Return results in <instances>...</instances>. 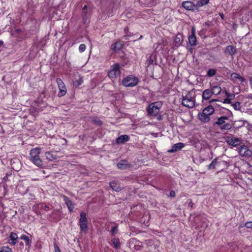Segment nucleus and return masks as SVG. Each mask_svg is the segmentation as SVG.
I'll return each mask as SVG.
<instances>
[{
  "instance_id": "nucleus-1",
  "label": "nucleus",
  "mask_w": 252,
  "mask_h": 252,
  "mask_svg": "<svg viewBox=\"0 0 252 252\" xmlns=\"http://www.w3.org/2000/svg\"><path fill=\"white\" fill-rule=\"evenodd\" d=\"M182 104L189 108H192L195 106V91L194 89L188 92L186 95H183Z\"/></svg>"
},
{
  "instance_id": "nucleus-2",
  "label": "nucleus",
  "mask_w": 252,
  "mask_h": 252,
  "mask_svg": "<svg viewBox=\"0 0 252 252\" xmlns=\"http://www.w3.org/2000/svg\"><path fill=\"white\" fill-rule=\"evenodd\" d=\"M41 152V149L38 147L32 149L30 151V160L36 166L39 167H42L44 166L42 160L39 157Z\"/></svg>"
},
{
  "instance_id": "nucleus-3",
  "label": "nucleus",
  "mask_w": 252,
  "mask_h": 252,
  "mask_svg": "<svg viewBox=\"0 0 252 252\" xmlns=\"http://www.w3.org/2000/svg\"><path fill=\"white\" fill-rule=\"evenodd\" d=\"M228 166V163L226 161L221 160L219 158H215L212 162L208 165V168L209 170L218 169V172H220L223 170L225 167Z\"/></svg>"
},
{
  "instance_id": "nucleus-4",
  "label": "nucleus",
  "mask_w": 252,
  "mask_h": 252,
  "mask_svg": "<svg viewBox=\"0 0 252 252\" xmlns=\"http://www.w3.org/2000/svg\"><path fill=\"white\" fill-rule=\"evenodd\" d=\"M161 104L159 102H155L150 104L146 108L148 115L150 116H158Z\"/></svg>"
},
{
  "instance_id": "nucleus-5",
  "label": "nucleus",
  "mask_w": 252,
  "mask_h": 252,
  "mask_svg": "<svg viewBox=\"0 0 252 252\" xmlns=\"http://www.w3.org/2000/svg\"><path fill=\"white\" fill-rule=\"evenodd\" d=\"M121 73L120 64L119 63H116L112 66V68L108 72V76L112 80H113L116 79L118 77H120Z\"/></svg>"
},
{
  "instance_id": "nucleus-6",
  "label": "nucleus",
  "mask_w": 252,
  "mask_h": 252,
  "mask_svg": "<svg viewBox=\"0 0 252 252\" xmlns=\"http://www.w3.org/2000/svg\"><path fill=\"white\" fill-rule=\"evenodd\" d=\"M139 82L138 78L133 76H128L125 78L122 81V84L125 87H134L136 86Z\"/></svg>"
},
{
  "instance_id": "nucleus-7",
  "label": "nucleus",
  "mask_w": 252,
  "mask_h": 252,
  "mask_svg": "<svg viewBox=\"0 0 252 252\" xmlns=\"http://www.w3.org/2000/svg\"><path fill=\"white\" fill-rule=\"evenodd\" d=\"M79 226L80 230L83 232H86L88 230V220L86 217V213L82 212L80 213V219L79 220Z\"/></svg>"
},
{
  "instance_id": "nucleus-8",
  "label": "nucleus",
  "mask_w": 252,
  "mask_h": 252,
  "mask_svg": "<svg viewBox=\"0 0 252 252\" xmlns=\"http://www.w3.org/2000/svg\"><path fill=\"white\" fill-rule=\"evenodd\" d=\"M56 82L59 89V92L58 93V96L61 97L64 96L66 94V88L64 83L61 78H57Z\"/></svg>"
},
{
  "instance_id": "nucleus-9",
  "label": "nucleus",
  "mask_w": 252,
  "mask_h": 252,
  "mask_svg": "<svg viewBox=\"0 0 252 252\" xmlns=\"http://www.w3.org/2000/svg\"><path fill=\"white\" fill-rule=\"evenodd\" d=\"M182 6L187 10L196 11L195 3L191 1H186L182 2Z\"/></svg>"
},
{
  "instance_id": "nucleus-10",
  "label": "nucleus",
  "mask_w": 252,
  "mask_h": 252,
  "mask_svg": "<svg viewBox=\"0 0 252 252\" xmlns=\"http://www.w3.org/2000/svg\"><path fill=\"white\" fill-rule=\"evenodd\" d=\"M239 153L242 157H249L251 156L252 152L247 146L242 145L239 149Z\"/></svg>"
},
{
  "instance_id": "nucleus-11",
  "label": "nucleus",
  "mask_w": 252,
  "mask_h": 252,
  "mask_svg": "<svg viewBox=\"0 0 252 252\" xmlns=\"http://www.w3.org/2000/svg\"><path fill=\"white\" fill-rule=\"evenodd\" d=\"M230 80L234 83H238V82L243 83L245 81V79L236 72L231 73L230 75Z\"/></svg>"
},
{
  "instance_id": "nucleus-12",
  "label": "nucleus",
  "mask_w": 252,
  "mask_h": 252,
  "mask_svg": "<svg viewBox=\"0 0 252 252\" xmlns=\"http://www.w3.org/2000/svg\"><path fill=\"white\" fill-rule=\"evenodd\" d=\"M237 52V50L235 47L232 45L227 46L224 50V53L225 55L230 56L232 58H233V56Z\"/></svg>"
},
{
  "instance_id": "nucleus-13",
  "label": "nucleus",
  "mask_w": 252,
  "mask_h": 252,
  "mask_svg": "<svg viewBox=\"0 0 252 252\" xmlns=\"http://www.w3.org/2000/svg\"><path fill=\"white\" fill-rule=\"evenodd\" d=\"M189 43L191 46L196 45V37L195 36V31L194 28H192L191 31V34L188 37Z\"/></svg>"
},
{
  "instance_id": "nucleus-14",
  "label": "nucleus",
  "mask_w": 252,
  "mask_h": 252,
  "mask_svg": "<svg viewBox=\"0 0 252 252\" xmlns=\"http://www.w3.org/2000/svg\"><path fill=\"white\" fill-rule=\"evenodd\" d=\"M11 166L12 168L15 171H19L21 168V162L20 161L16 158H14L11 159Z\"/></svg>"
},
{
  "instance_id": "nucleus-15",
  "label": "nucleus",
  "mask_w": 252,
  "mask_h": 252,
  "mask_svg": "<svg viewBox=\"0 0 252 252\" xmlns=\"http://www.w3.org/2000/svg\"><path fill=\"white\" fill-rule=\"evenodd\" d=\"M198 119L202 122L206 123L210 121V116L202 111V113H199L197 115Z\"/></svg>"
},
{
  "instance_id": "nucleus-16",
  "label": "nucleus",
  "mask_w": 252,
  "mask_h": 252,
  "mask_svg": "<svg viewBox=\"0 0 252 252\" xmlns=\"http://www.w3.org/2000/svg\"><path fill=\"white\" fill-rule=\"evenodd\" d=\"M63 200L66 205L69 211L71 212L73 211V209L74 208V204L72 202V201L66 196H63Z\"/></svg>"
},
{
  "instance_id": "nucleus-17",
  "label": "nucleus",
  "mask_w": 252,
  "mask_h": 252,
  "mask_svg": "<svg viewBox=\"0 0 252 252\" xmlns=\"http://www.w3.org/2000/svg\"><path fill=\"white\" fill-rule=\"evenodd\" d=\"M117 167L120 169L124 170L130 168V164L126 160H122L117 163Z\"/></svg>"
},
{
  "instance_id": "nucleus-18",
  "label": "nucleus",
  "mask_w": 252,
  "mask_h": 252,
  "mask_svg": "<svg viewBox=\"0 0 252 252\" xmlns=\"http://www.w3.org/2000/svg\"><path fill=\"white\" fill-rule=\"evenodd\" d=\"M226 142L229 145H232L233 147L240 145L241 143V140L238 138H228Z\"/></svg>"
},
{
  "instance_id": "nucleus-19",
  "label": "nucleus",
  "mask_w": 252,
  "mask_h": 252,
  "mask_svg": "<svg viewBox=\"0 0 252 252\" xmlns=\"http://www.w3.org/2000/svg\"><path fill=\"white\" fill-rule=\"evenodd\" d=\"M18 235L16 233L10 232L8 242L11 245H14L18 242Z\"/></svg>"
},
{
  "instance_id": "nucleus-20",
  "label": "nucleus",
  "mask_w": 252,
  "mask_h": 252,
  "mask_svg": "<svg viewBox=\"0 0 252 252\" xmlns=\"http://www.w3.org/2000/svg\"><path fill=\"white\" fill-rule=\"evenodd\" d=\"M129 140V137L127 135H122L118 137L116 142L117 144H124Z\"/></svg>"
},
{
  "instance_id": "nucleus-21",
  "label": "nucleus",
  "mask_w": 252,
  "mask_h": 252,
  "mask_svg": "<svg viewBox=\"0 0 252 252\" xmlns=\"http://www.w3.org/2000/svg\"><path fill=\"white\" fill-rule=\"evenodd\" d=\"M184 147V144L183 143H178L172 146L170 150H168L169 153H174L177 152Z\"/></svg>"
},
{
  "instance_id": "nucleus-22",
  "label": "nucleus",
  "mask_w": 252,
  "mask_h": 252,
  "mask_svg": "<svg viewBox=\"0 0 252 252\" xmlns=\"http://www.w3.org/2000/svg\"><path fill=\"white\" fill-rule=\"evenodd\" d=\"M213 93L211 89H208L203 91L202 93V99L203 100H209L212 96Z\"/></svg>"
},
{
  "instance_id": "nucleus-23",
  "label": "nucleus",
  "mask_w": 252,
  "mask_h": 252,
  "mask_svg": "<svg viewBox=\"0 0 252 252\" xmlns=\"http://www.w3.org/2000/svg\"><path fill=\"white\" fill-rule=\"evenodd\" d=\"M123 44L121 41H117L111 46V49L115 52H119L122 48Z\"/></svg>"
},
{
  "instance_id": "nucleus-24",
  "label": "nucleus",
  "mask_w": 252,
  "mask_h": 252,
  "mask_svg": "<svg viewBox=\"0 0 252 252\" xmlns=\"http://www.w3.org/2000/svg\"><path fill=\"white\" fill-rule=\"evenodd\" d=\"M209 0H198L195 3L196 11H199L201 7L207 4L209 2Z\"/></svg>"
},
{
  "instance_id": "nucleus-25",
  "label": "nucleus",
  "mask_w": 252,
  "mask_h": 252,
  "mask_svg": "<svg viewBox=\"0 0 252 252\" xmlns=\"http://www.w3.org/2000/svg\"><path fill=\"white\" fill-rule=\"evenodd\" d=\"M228 120V118L227 116H221L217 119L216 122H215L214 125H216L218 126L222 125L223 124H224L226 122V120Z\"/></svg>"
},
{
  "instance_id": "nucleus-26",
  "label": "nucleus",
  "mask_w": 252,
  "mask_h": 252,
  "mask_svg": "<svg viewBox=\"0 0 252 252\" xmlns=\"http://www.w3.org/2000/svg\"><path fill=\"white\" fill-rule=\"evenodd\" d=\"M110 187L115 191L119 192L123 189V188L121 187L119 184L115 182H110Z\"/></svg>"
},
{
  "instance_id": "nucleus-27",
  "label": "nucleus",
  "mask_w": 252,
  "mask_h": 252,
  "mask_svg": "<svg viewBox=\"0 0 252 252\" xmlns=\"http://www.w3.org/2000/svg\"><path fill=\"white\" fill-rule=\"evenodd\" d=\"M20 239L25 241L26 245L28 246V250H29L32 245V240L30 239L26 235L23 234L21 237Z\"/></svg>"
},
{
  "instance_id": "nucleus-28",
  "label": "nucleus",
  "mask_w": 252,
  "mask_h": 252,
  "mask_svg": "<svg viewBox=\"0 0 252 252\" xmlns=\"http://www.w3.org/2000/svg\"><path fill=\"white\" fill-rule=\"evenodd\" d=\"M87 14H88V6L85 5L82 8V17L83 21L85 23L87 20Z\"/></svg>"
},
{
  "instance_id": "nucleus-29",
  "label": "nucleus",
  "mask_w": 252,
  "mask_h": 252,
  "mask_svg": "<svg viewBox=\"0 0 252 252\" xmlns=\"http://www.w3.org/2000/svg\"><path fill=\"white\" fill-rule=\"evenodd\" d=\"M45 155L46 158L50 161H52L57 159V155L53 154L52 152H47L45 153Z\"/></svg>"
},
{
  "instance_id": "nucleus-30",
  "label": "nucleus",
  "mask_w": 252,
  "mask_h": 252,
  "mask_svg": "<svg viewBox=\"0 0 252 252\" xmlns=\"http://www.w3.org/2000/svg\"><path fill=\"white\" fill-rule=\"evenodd\" d=\"M203 111L209 116L212 115L215 112L214 108L210 104L204 108Z\"/></svg>"
},
{
  "instance_id": "nucleus-31",
  "label": "nucleus",
  "mask_w": 252,
  "mask_h": 252,
  "mask_svg": "<svg viewBox=\"0 0 252 252\" xmlns=\"http://www.w3.org/2000/svg\"><path fill=\"white\" fill-rule=\"evenodd\" d=\"M174 41L175 43L178 44L179 45H181L183 41V35L181 33L177 34L175 36Z\"/></svg>"
},
{
  "instance_id": "nucleus-32",
  "label": "nucleus",
  "mask_w": 252,
  "mask_h": 252,
  "mask_svg": "<svg viewBox=\"0 0 252 252\" xmlns=\"http://www.w3.org/2000/svg\"><path fill=\"white\" fill-rule=\"evenodd\" d=\"M217 102H219L220 103L221 102V101L219 100L218 99H211L209 101L210 104L211 105H212V106L214 108V110H215V109H216V108H218L220 106V104H218L217 103Z\"/></svg>"
},
{
  "instance_id": "nucleus-33",
  "label": "nucleus",
  "mask_w": 252,
  "mask_h": 252,
  "mask_svg": "<svg viewBox=\"0 0 252 252\" xmlns=\"http://www.w3.org/2000/svg\"><path fill=\"white\" fill-rule=\"evenodd\" d=\"M219 127L221 130H227L232 128V125L229 123L225 122L222 125L220 126Z\"/></svg>"
},
{
  "instance_id": "nucleus-34",
  "label": "nucleus",
  "mask_w": 252,
  "mask_h": 252,
  "mask_svg": "<svg viewBox=\"0 0 252 252\" xmlns=\"http://www.w3.org/2000/svg\"><path fill=\"white\" fill-rule=\"evenodd\" d=\"M211 90L213 94L217 95L220 93L221 89L219 86H215L211 88Z\"/></svg>"
},
{
  "instance_id": "nucleus-35",
  "label": "nucleus",
  "mask_w": 252,
  "mask_h": 252,
  "mask_svg": "<svg viewBox=\"0 0 252 252\" xmlns=\"http://www.w3.org/2000/svg\"><path fill=\"white\" fill-rule=\"evenodd\" d=\"M30 113L33 115H37L40 111V109L35 107L31 106L29 109Z\"/></svg>"
},
{
  "instance_id": "nucleus-36",
  "label": "nucleus",
  "mask_w": 252,
  "mask_h": 252,
  "mask_svg": "<svg viewBox=\"0 0 252 252\" xmlns=\"http://www.w3.org/2000/svg\"><path fill=\"white\" fill-rule=\"evenodd\" d=\"M217 74V70L214 68H209L206 74V76L209 77H212Z\"/></svg>"
},
{
  "instance_id": "nucleus-37",
  "label": "nucleus",
  "mask_w": 252,
  "mask_h": 252,
  "mask_svg": "<svg viewBox=\"0 0 252 252\" xmlns=\"http://www.w3.org/2000/svg\"><path fill=\"white\" fill-rule=\"evenodd\" d=\"M112 243L114 245V247L116 249L119 250L120 249L121 245H120L119 239L118 238H114L112 240Z\"/></svg>"
},
{
  "instance_id": "nucleus-38",
  "label": "nucleus",
  "mask_w": 252,
  "mask_h": 252,
  "mask_svg": "<svg viewBox=\"0 0 252 252\" xmlns=\"http://www.w3.org/2000/svg\"><path fill=\"white\" fill-rule=\"evenodd\" d=\"M93 123L98 126H101L103 124V122L97 118H94L92 120Z\"/></svg>"
},
{
  "instance_id": "nucleus-39",
  "label": "nucleus",
  "mask_w": 252,
  "mask_h": 252,
  "mask_svg": "<svg viewBox=\"0 0 252 252\" xmlns=\"http://www.w3.org/2000/svg\"><path fill=\"white\" fill-rule=\"evenodd\" d=\"M231 105L235 110H240L241 106L240 102L237 101L234 103H232Z\"/></svg>"
},
{
  "instance_id": "nucleus-40",
  "label": "nucleus",
  "mask_w": 252,
  "mask_h": 252,
  "mask_svg": "<svg viewBox=\"0 0 252 252\" xmlns=\"http://www.w3.org/2000/svg\"><path fill=\"white\" fill-rule=\"evenodd\" d=\"M118 229L117 225L113 226L111 230V234L112 236H114L118 233Z\"/></svg>"
},
{
  "instance_id": "nucleus-41",
  "label": "nucleus",
  "mask_w": 252,
  "mask_h": 252,
  "mask_svg": "<svg viewBox=\"0 0 252 252\" xmlns=\"http://www.w3.org/2000/svg\"><path fill=\"white\" fill-rule=\"evenodd\" d=\"M225 95L227 96V98H228L231 100H233L235 97V95L234 94L230 93L228 92L227 91H225Z\"/></svg>"
},
{
  "instance_id": "nucleus-42",
  "label": "nucleus",
  "mask_w": 252,
  "mask_h": 252,
  "mask_svg": "<svg viewBox=\"0 0 252 252\" xmlns=\"http://www.w3.org/2000/svg\"><path fill=\"white\" fill-rule=\"evenodd\" d=\"M83 78L82 77H80L79 79L77 80H76L74 82V85L76 86V87H78L79 86H80L81 84H82V83H83Z\"/></svg>"
},
{
  "instance_id": "nucleus-43",
  "label": "nucleus",
  "mask_w": 252,
  "mask_h": 252,
  "mask_svg": "<svg viewBox=\"0 0 252 252\" xmlns=\"http://www.w3.org/2000/svg\"><path fill=\"white\" fill-rule=\"evenodd\" d=\"M40 209L41 210H43L46 212L50 209L48 206L45 205L44 204H42L40 205Z\"/></svg>"
},
{
  "instance_id": "nucleus-44",
  "label": "nucleus",
  "mask_w": 252,
  "mask_h": 252,
  "mask_svg": "<svg viewBox=\"0 0 252 252\" xmlns=\"http://www.w3.org/2000/svg\"><path fill=\"white\" fill-rule=\"evenodd\" d=\"M0 252H12V250L9 247H4L1 248Z\"/></svg>"
},
{
  "instance_id": "nucleus-45",
  "label": "nucleus",
  "mask_w": 252,
  "mask_h": 252,
  "mask_svg": "<svg viewBox=\"0 0 252 252\" xmlns=\"http://www.w3.org/2000/svg\"><path fill=\"white\" fill-rule=\"evenodd\" d=\"M154 63V58L151 55L150 56L149 58L147 60V64L148 66L153 64Z\"/></svg>"
},
{
  "instance_id": "nucleus-46",
  "label": "nucleus",
  "mask_w": 252,
  "mask_h": 252,
  "mask_svg": "<svg viewBox=\"0 0 252 252\" xmlns=\"http://www.w3.org/2000/svg\"><path fill=\"white\" fill-rule=\"evenodd\" d=\"M54 247L55 252H61L60 249L59 247L58 246V245L57 244V243L56 242V241H54Z\"/></svg>"
},
{
  "instance_id": "nucleus-47",
  "label": "nucleus",
  "mask_w": 252,
  "mask_h": 252,
  "mask_svg": "<svg viewBox=\"0 0 252 252\" xmlns=\"http://www.w3.org/2000/svg\"><path fill=\"white\" fill-rule=\"evenodd\" d=\"M86 50V45L85 44H81L79 47V50L80 52H83Z\"/></svg>"
},
{
  "instance_id": "nucleus-48",
  "label": "nucleus",
  "mask_w": 252,
  "mask_h": 252,
  "mask_svg": "<svg viewBox=\"0 0 252 252\" xmlns=\"http://www.w3.org/2000/svg\"><path fill=\"white\" fill-rule=\"evenodd\" d=\"M146 244L148 246H151L153 245L154 241L152 239H148L145 241Z\"/></svg>"
},
{
  "instance_id": "nucleus-49",
  "label": "nucleus",
  "mask_w": 252,
  "mask_h": 252,
  "mask_svg": "<svg viewBox=\"0 0 252 252\" xmlns=\"http://www.w3.org/2000/svg\"><path fill=\"white\" fill-rule=\"evenodd\" d=\"M230 99L228 98H226L224 99V101L222 102L223 103H228V104H232V102Z\"/></svg>"
},
{
  "instance_id": "nucleus-50",
  "label": "nucleus",
  "mask_w": 252,
  "mask_h": 252,
  "mask_svg": "<svg viewBox=\"0 0 252 252\" xmlns=\"http://www.w3.org/2000/svg\"><path fill=\"white\" fill-rule=\"evenodd\" d=\"M245 226L248 228H252V221L246 222L245 223Z\"/></svg>"
},
{
  "instance_id": "nucleus-51",
  "label": "nucleus",
  "mask_w": 252,
  "mask_h": 252,
  "mask_svg": "<svg viewBox=\"0 0 252 252\" xmlns=\"http://www.w3.org/2000/svg\"><path fill=\"white\" fill-rule=\"evenodd\" d=\"M176 196V193L174 190H171L170 192V196L171 197H174Z\"/></svg>"
},
{
  "instance_id": "nucleus-52",
  "label": "nucleus",
  "mask_w": 252,
  "mask_h": 252,
  "mask_svg": "<svg viewBox=\"0 0 252 252\" xmlns=\"http://www.w3.org/2000/svg\"><path fill=\"white\" fill-rule=\"evenodd\" d=\"M189 200L190 201L188 204V207H189L190 209H192L193 208L194 203L192 202L191 199H190Z\"/></svg>"
},
{
  "instance_id": "nucleus-53",
  "label": "nucleus",
  "mask_w": 252,
  "mask_h": 252,
  "mask_svg": "<svg viewBox=\"0 0 252 252\" xmlns=\"http://www.w3.org/2000/svg\"><path fill=\"white\" fill-rule=\"evenodd\" d=\"M3 44V42L1 40H0V51L2 50V47Z\"/></svg>"
},
{
  "instance_id": "nucleus-54",
  "label": "nucleus",
  "mask_w": 252,
  "mask_h": 252,
  "mask_svg": "<svg viewBox=\"0 0 252 252\" xmlns=\"http://www.w3.org/2000/svg\"><path fill=\"white\" fill-rule=\"evenodd\" d=\"M219 15L220 16V17L222 19H224V14H223V13H220Z\"/></svg>"
},
{
  "instance_id": "nucleus-55",
  "label": "nucleus",
  "mask_w": 252,
  "mask_h": 252,
  "mask_svg": "<svg viewBox=\"0 0 252 252\" xmlns=\"http://www.w3.org/2000/svg\"><path fill=\"white\" fill-rule=\"evenodd\" d=\"M8 174L6 173V175L3 177L4 180H6L8 179Z\"/></svg>"
},
{
  "instance_id": "nucleus-56",
  "label": "nucleus",
  "mask_w": 252,
  "mask_h": 252,
  "mask_svg": "<svg viewBox=\"0 0 252 252\" xmlns=\"http://www.w3.org/2000/svg\"><path fill=\"white\" fill-rule=\"evenodd\" d=\"M248 99H251L252 100V94H249L247 96Z\"/></svg>"
},
{
  "instance_id": "nucleus-57",
  "label": "nucleus",
  "mask_w": 252,
  "mask_h": 252,
  "mask_svg": "<svg viewBox=\"0 0 252 252\" xmlns=\"http://www.w3.org/2000/svg\"><path fill=\"white\" fill-rule=\"evenodd\" d=\"M250 83L252 89V77L250 78Z\"/></svg>"
},
{
  "instance_id": "nucleus-58",
  "label": "nucleus",
  "mask_w": 252,
  "mask_h": 252,
  "mask_svg": "<svg viewBox=\"0 0 252 252\" xmlns=\"http://www.w3.org/2000/svg\"><path fill=\"white\" fill-rule=\"evenodd\" d=\"M124 31L125 32V33H127L128 32V28L126 27L124 29Z\"/></svg>"
},
{
  "instance_id": "nucleus-59",
  "label": "nucleus",
  "mask_w": 252,
  "mask_h": 252,
  "mask_svg": "<svg viewBox=\"0 0 252 252\" xmlns=\"http://www.w3.org/2000/svg\"><path fill=\"white\" fill-rule=\"evenodd\" d=\"M158 120H161L162 119V116L161 115H159L158 116Z\"/></svg>"
},
{
  "instance_id": "nucleus-60",
  "label": "nucleus",
  "mask_w": 252,
  "mask_h": 252,
  "mask_svg": "<svg viewBox=\"0 0 252 252\" xmlns=\"http://www.w3.org/2000/svg\"><path fill=\"white\" fill-rule=\"evenodd\" d=\"M20 246H22V247H23V246H24V244H23V243L22 242H21L20 243Z\"/></svg>"
},
{
  "instance_id": "nucleus-61",
  "label": "nucleus",
  "mask_w": 252,
  "mask_h": 252,
  "mask_svg": "<svg viewBox=\"0 0 252 252\" xmlns=\"http://www.w3.org/2000/svg\"><path fill=\"white\" fill-rule=\"evenodd\" d=\"M143 38V36L142 35H140V37L138 38V39H141Z\"/></svg>"
},
{
  "instance_id": "nucleus-62",
  "label": "nucleus",
  "mask_w": 252,
  "mask_h": 252,
  "mask_svg": "<svg viewBox=\"0 0 252 252\" xmlns=\"http://www.w3.org/2000/svg\"><path fill=\"white\" fill-rule=\"evenodd\" d=\"M63 140H64L65 142H67V140L65 139H63Z\"/></svg>"
},
{
  "instance_id": "nucleus-63",
  "label": "nucleus",
  "mask_w": 252,
  "mask_h": 252,
  "mask_svg": "<svg viewBox=\"0 0 252 252\" xmlns=\"http://www.w3.org/2000/svg\"><path fill=\"white\" fill-rule=\"evenodd\" d=\"M251 12L252 13V15H251V16H252V9L251 10Z\"/></svg>"
}]
</instances>
